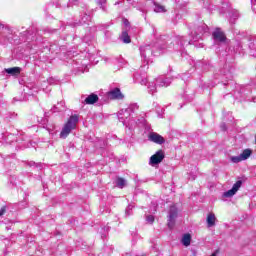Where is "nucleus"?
Segmentation results:
<instances>
[{
  "label": "nucleus",
  "mask_w": 256,
  "mask_h": 256,
  "mask_svg": "<svg viewBox=\"0 0 256 256\" xmlns=\"http://www.w3.org/2000/svg\"><path fill=\"white\" fill-rule=\"evenodd\" d=\"M116 185L117 187H119L120 189H123V187H125L127 185V180L123 179V178H117L116 179Z\"/></svg>",
  "instance_id": "17"
},
{
  "label": "nucleus",
  "mask_w": 256,
  "mask_h": 256,
  "mask_svg": "<svg viewBox=\"0 0 256 256\" xmlns=\"http://www.w3.org/2000/svg\"><path fill=\"white\" fill-rule=\"evenodd\" d=\"M179 217V208L177 205H172L168 212V227L169 229H173L175 227V221Z\"/></svg>",
  "instance_id": "5"
},
{
  "label": "nucleus",
  "mask_w": 256,
  "mask_h": 256,
  "mask_svg": "<svg viewBox=\"0 0 256 256\" xmlns=\"http://www.w3.org/2000/svg\"><path fill=\"white\" fill-rule=\"evenodd\" d=\"M83 23H87V20H85V18H83Z\"/></svg>",
  "instance_id": "28"
},
{
  "label": "nucleus",
  "mask_w": 256,
  "mask_h": 256,
  "mask_svg": "<svg viewBox=\"0 0 256 256\" xmlns=\"http://www.w3.org/2000/svg\"><path fill=\"white\" fill-rule=\"evenodd\" d=\"M135 79L141 85H148L147 88H148V93H150V95H155V93H157L158 87H169L172 81L171 78H164V77L157 78L154 81H148L147 74L145 72H142L141 74L139 73L135 74Z\"/></svg>",
  "instance_id": "1"
},
{
  "label": "nucleus",
  "mask_w": 256,
  "mask_h": 256,
  "mask_svg": "<svg viewBox=\"0 0 256 256\" xmlns=\"http://www.w3.org/2000/svg\"><path fill=\"white\" fill-rule=\"evenodd\" d=\"M181 243L184 247H189L191 245V234H184Z\"/></svg>",
  "instance_id": "14"
},
{
  "label": "nucleus",
  "mask_w": 256,
  "mask_h": 256,
  "mask_svg": "<svg viewBox=\"0 0 256 256\" xmlns=\"http://www.w3.org/2000/svg\"><path fill=\"white\" fill-rule=\"evenodd\" d=\"M86 19H89V16H85Z\"/></svg>",
  "instance_id": "29"
},
{
  "label": "nucleus",
  "mask_w": 256,
  "mask_h": 256,
  "mask_svg": "<svg viewBox=\"0 0 256 256\" xmlns=\"http://www.w3.org/2000/svg\"><path fill=\"white\" fill-rule=\"evenodd\" d=\"M159 52H155L151 45L141 46L140 47V55L144 63L149 64V61H151V57L159 55Z\"/></svg>",
  "instance_id": "4"
},
{
  "label": "nucleus",
  "mask_w": 256,
  "mask_h": 256,
  "mask_svg": "<svg viewBox=\"0 0 256 256\" xmlns=\"http://www.w3.org/2000/svg\"><path fill=\"white\" fill-rule=\"evenodd\" d=\"M105 3H107V0H98V5H100L103 11H105Z\"/></svg>",
  "instance_id": "22"
},
{
  "label": "nucleus",
  "mask_w": 256,
  "mask_h": 256,
  "mask_svg": "<svg viewBox=\"0 0 256 256\" xmlns=\"http://www.w3.org/2000/svg\"><path fill=\"white\" fill-rule=\"evenodd\" d=\"M120 39L121 41H123V43H131V37L129 36V33H127V31L122 32Z\"/></svg>",
  "instance_id": "16"
},
{
  "label": "nucleus",
  "mask_w": 256,
  "mask_h": 256,
  "mask_svg": "<svg viewBox=\"0 0 256 256\" xmlns=\"http://www.w3.org/2000/svg\"><path fill=\"white\" fill-rule=\"evenodd\" d=\"M194 39L195 41H197L198 39H201V34H196V37Z\"/></svg>",
  "instance_id": "25"
},
{
  "label": "nucleus",
  "mask_w": 256,
  "mask_h": 256,
  "mask_svg": "<svg viewBox=\"0 0 256 256\" xmlns=\"http://www.w3.org/2000/svg\"><path fill=\"white\" fill-rule=\"evenodd\" d=\"M77 123H79V116L72 115L64 124L61 132H60V139H67L71 131L77 128Z\"/></svg>",
  "instance_id": "2"
},
{
  "label": "nucleus",
  "mask_w": 256,
  "mask_h": 256,
  "mask_svg": "<svg viewBox=\"0 0 256 256\" xmlns=\"http://www.w3.org/2000/svg\"><path fill=\"white\" fill-rule=\"evenodd\" d=\"M148 139L149 141H152V143H156L157 145H163V143H165V138L157 134V132H150L148 135Z\"/></svg>",
  "instance_id": "9"
},
{
  "label": "nucleus",
  "mask_w": 256,
  "mask_h": 256,
  "mask_svg": "<svg viewBox=\"0 0 256 256\" xmlns=\"http://www.w3.org/2000/svg\"><path fill=\"white\" fill-rule=\"evenodd\" d=\"M0 27H3V25H0Z\"/></svg>",
  "instance_id": "33"
},
{
  "label": "nucleus",
  "mask_w": 256,
  "mask_h": 256,
  "mask_svg": "<svg viewBox=\"0 0 256 256\" xmlns=\"http://www.w3.org/2000/svg\"><path fill=\"white\" fill-rule=\"evenodd\" d=\"M154 11L155 13H165V6L154 3Z\"/></svg>",
  "instance_id": "18"
},
{
  "label": "nucleus",
  "mask_w": 256,
  "mask_h": 256,
  "mask_svg": "<svg viewBox=\"0 0 256 256\" xmlns=\"http://www.w3.org/2000/svg\"><path fill=\"white\" fill-rule=\"evenodd\" d=\"M163 159H165V152H163V150H158L150 157V165H159Z\"/></svg>",
  "instance_id": "7"
},
{
  "label": "nucleus",
  "mask_w": 256,
  "mask_h": 256,
  "mask_svg": "<svg viewBox=\"0 0 256 256\" xmlns=\"http://www.w3.org/2000/svg\"><path fill=\"white\" fill-rule=\"evenodd\" d=\"M57 111H61V109H57Z\"/></svg>",
  "instance_id": "32"
},
{
  "label": "nucleus",
  "mask_w": 256,
  "mask_h": 256,
  "mask_svg": "<svg viewBox=\"0 0 256 256\" xmlns=\"http://www.w3.org/2000/svg\"><path fill=\"white\" fill-rule=\"evenodd\" d=\"M253 151L251 149H245L243 152L240 154V157L242 161H247L252 155Z\"/></svg>",
  "instance_id": "13"
},
{
  "label": "nucleus",
  "mask_w": 256,
  "mask_h": 256,
  "mask_svg": "<svg viewBox=\"0 0 256 256\" xmlns=\"http://www.w3.org/2000/svg\"><path fill=\"white\" fill-rule=\"evenodd\" d=\"M109 99H118L121 100L125 96H123V93H121V90L119 88H114L108 93Z\"/></svg>",
  "instance_id": "10"
},
{
  "label": "nucleus",
  "mask_w": 256,
  "mask_h": 256,
  "mask_svg": "<svg viewBox=\"0 0 256 256\" xmlns=\"http://www.w3.org/2000/svg\"><path fill=\"white\" fill-rule=\"evenodd\" d=\"M242 185H243V181L238 180V181L233 185V187H232L230 190H228V191H226V192L223 193V197H226V198H231V197H233V195H235V193H237V192L239 191V189H241V186H242Z\"/></svg>",
  "instance_id": "8"
},
{
  "label": "nucleus",
  "mask_w": 256,
  "mask_h": 256,
  "mask_svg": "<svg viewBox=\"0 0 256 256\" xmlns=\"http://www.w3.org/2000/svg\"><path fill=\"white\" fill-rule=\"evenodd\" d=\"M124 25H129V20H124Z\"/></svg>",
  "instance_id": "26"
},
{
  "label": "nucleus",
  "mask_w": 256,
  "mask_h": 256,
  "mask_svg": "<svg viewBox=\"0 0 256 256\" xmlns=\"http://www.w3.org/2000/svg\"><path fill=\"white\" fill-rule=\"evenodd\" d=\"M146 221H147V223H149L150 225H153V223L155 222V216H153V215H148V216H146Z\"/></svg>",
  "instance_id": "21"
},
{
  "label": "nucleus",
  "mask_w": 256,
  "mask_h": 256,
  "mask_svg": "<svg viewBox=\"0 0 256 256\" xmlns=\"http://www.w3.org/2000/svg\"><path fill=\"white\" fill-rule=\"evenodd\" d=\"M143 69H145V66L141 68L142 71H143Z\"/></svg>",
  "instance_id": "30"
},
{
  "label": "nucleus",
  "mask_w": 256,
  "mask_h": 256,
  "mask_svg": "<svg viewBox=\"0 0 256 256\" xmlns=\"http://www.w3.org/2000/svg\"><path fill=\"white\" fill-rule=\"evenodd\" d=\"M197 31H199L201 35H203V33H207V25L203 24L201 27L197 28Z\"/></svg>",
  "instance_id": "20"
},
{
  "label": "nucleus",
  "mask_w": 256,
  "mask_h": 256,
  "mask_svg": "<svg viewBox=\"0 0 256 256\" xmlns=\"http://www.w3.org/2000/svg\"><path fill=\"white\" fill-rule=\"evenodd\" d=\"M69 1H71L73 3V1H75V0H69Z\"/></svg>",
  "instance_id": "31"
},
{
  "label": "nucleus",
  "mask_w": 256,
  "mask_h": 256,
  "mask_svg": "<svg viewBox=\"0 0 256 256\" xmlns=\"http://www.w3.org/2000/svg\"><path fill=\"white\" fill-rule=\"evenodd\" d=\"M80 101L83 105H95V103L99 101V96L93 93L88 95L87 97H85V95H82Z\"/></svg>",
  "instance_id": "6"
},
{
  "label": "nucleus",
  "mask_w": 256,
  "mask_h": 256,
  "mask_svg": "<svg viewBox=\"0 0 256 256\" xmlns=\"http://www.w3.org/2000/svg\"><path fill=\"white\" fill-rule=\"evenodd\" d=\"M5 72L9 75H19L21 73V68L19 67H13V68H7L5 69Z\"/></svg>",
  "instance_id": "15"
},
{
  "label": "nucleus",
  "mask_w": 256,
  "mask_h": 256,
  "mask_svg": "<svg viewBox=\"0 0 256 256\" xmlns=\"http://www.w3.org/2000/svg\"><path fill=\"white\" fill-rule=\"evenodd\" d=\"M216 221H217V217H215L213 213H209L206 218L207 227L208 228L215 227Z\"/></svg>",
  "instance_id": "12"
},
{
  "label": "nucleus",
  "mask_w": 256,
  "mask_h": 256,
  "mask_svg": "<svg viewBox=\"0 0 256 256\" xmlns=\"http://www.w3.org/2000/svg\"><path fill=\"white\" fill-rule=\"evenodd\" d=\"M2 215H5V208H1V209H0V217H1Z\"/></svg>",
  "instance_id": "24"
},
{
  "label": "nucleus",
  "mask_w": 256,
  "mask_h": 256,
  "mask_svg": "<svg viewBox=\"0 0 256 256\" xmlns=\"http://www.w3.org/2000/svg\"><path fill=\"white\" fill-rule=\"evenodd\" d=\"M230 159H231L232 163H241V161H243L242 158H241V155L232 156Z\"/></svg>",
  "instance_id": "19"
},
{
  "label": "nucleus",
  "mask_w": 256,
  "mask_h": 256,
  "mask_svg": "<svg viewBox=\"0 0 256 256\" xmlns=\"http://www.w3.org/2000/svg\"><path fill=\"white\" fill-rule=\"evenodd\" d=\"M133 205H128L127 209H126V215H131V210L133 209Z\"/></svg>",
  "instance_id": "23"
},
{
  "label": "nucleus",
  "mask_w": 256,
  "mask_h": 256,
  "mask_svg": "<svg viewBox=\"0 0 256 256\" xmlns=\"http://www.w3.org/2000/svg\"><path fill=\"white\" fill-rule=\"evenodd\" d=\"M213 37H214L215 41H220V43H223L225 41V39H227V37H225V33H223V31H221V29H216L213 32Z\"/></svg>",
  "instance_id": "11"
},
{
  "label": "nucleus",
  "mask_w": 256,
  "mask_h": 256,
  "mask_svg": "<svg viewBox=\"0 0 256 256\" xmlns=\"http://www.w3.org/2000/svg\"><path fill=\"white\" fill-rule=\"evenodd\" d=\"M180 45H185V42H184V41H181V42H180Z\"/></svg>",
  "instance_id": "27"
},
{
  "label": "nucleus",
  "mask_w": 256,
  "mask_h": 256,
  "mask_svg": "<svg viewBox=\"0 0 256 256\" xmlns=\"http://www.w3.org/2000/svg\"><path fill=\"white\" fill-rule=\"evenodd\" d=\"M139 105L137 103L130 104L126 109H122L118 112V119L123 123V125H127V119L131 117V113H135L138 111Z\"/></svg>",
  "instance_id": "3"
}]
</instances>
